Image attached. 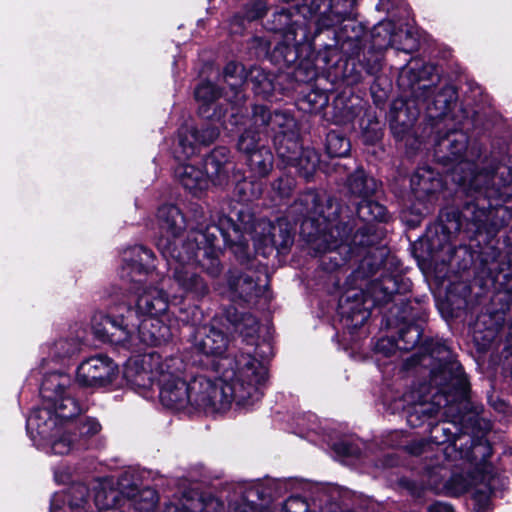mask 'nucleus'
<instances>
[{
	"mask_svg": "<svg viewBox=\"0 0 512 512\" xmlns=\"http://www.w3.org/2000/svg\"><path fill=\"white\" fill-rule=\"evenodd\" d=\"M428 512H453L451 505L444 502H435L428 506Z\"/></svg>",
	"mask_w": 512,
	"mask_h": 512,
	"instance_id": "8fccbe9b",
	"label": "nucleus"
},
{
	"mask_svg": "<svg viewBox=\"0 0 512 512\" xmlns=\"http://www.w3.org/2000/svg\"><path fill=\"white\" fill-rule=\"evenodd\" d=\"M468 137L462 131H452L440 138L435 155L444 165H453L452 180L467 192H476L484 198L509 196L503 189L512 184V169L506 164L489 163L479 167L475 162L480 149L472 146L467 149Z\"/></svg>",
	"mask_w": 512,
	"mask_h": 512,
	"instance_id": "7ed1b4c3",
	"label": "nucleus"
},
{
	"mask_svg": "<svg viewBox=\"0 0 512 512\" xmlns=\"http://www.w3.org/2000/svg\"><path fill=\"white\" fill-rule=\"evenodd\" d=\"M442 187V180L439 174L429 167H421L416 170L411 178V188L415 197L425 200Z\"/></svg>",
	"mask_w": 512,
	"mask_h": 512,
	"instance_id": "cd10ccee",
	"label": "nucleus"
},
{
	"mask_svg": "<svg viewBox=\"0 0 512 512\" xmlns=\"http://www.w3.org/2000/svg\"><path fill=\"white\" fill-rule=\"evenodd\" d=\"M267 28L282 37L273 50V57L286 65L294 63L298 57V43L307 39L306 28L293 20L292 12L285 9L273 14Z\"/></svg>",
	"mask_w": 512,
	"mask_h": 512,
	"instance_id": "ddd939ff",
	"label": "nucleus"
},
{
	"mask_svg": "<svg viewBox=\"0 0 512 512\" xmlns=\"http://www.w3.org/2000/svg\"><path fill=\"white\" fill-rule=\"evenodd\" d=\"M192 348L207 357H221L228 348V337L214 325L197 327L191 339Z\"/></svg>",
	"mask_w": 512,
	"mask_h": 512,
	"instance_id": "412c9836",
	"label": "nucleus"
},
{
	"mask_svg": "<svg viewBox=\"0 0 512 512\" xmlns=\"http://www.w3.org/2000/svg\"><path fill=\"white\" fill-rule=\"evenodd\" d=\"M223 77L227 85L234 92L235 102L243 98L241 86L245 83V70L242 64L236 62L228 63L223 71Z\"/></svg>",
	"mask_w": 512,
	"mask_h": 512,
	"instance_id": "c9c22d12",
	"label": "nucleus"
},
{
	"mask_svg": "<svg viewBox=\"0 0 512 512\" xmlns=\"http://www.w3.org/2000/svg\"><path fill=\"white\" fill-rule=\"evenodd\" d=\"M204 169L202 171L193 164H181L175 173L182 186L194 195L206 190L210 182L215 186H227L234 170L230 151L226 147L215 148L205 158Z\"/></svg>",
	"mask_w": 512,
	"mask_h": 512,
	"instance_id": "0eeeda50",
	"label": "nucleus"
},
{
	"mask_svg": "<svg viewBox=\"0 0 512 512\" xmlns=\"http://www.w3.org/2000/svg\"><path fill=\"white\" fill-rule=\"evenodd\" d=\"M432 70L430 65H424L421 70L410 66L404 68L399 75V85L410 90L415 101L425 103L434 95V86L426 83L425 79Z\"/></svg>",
	"mask_w": 512,
	"mask_h": 512,
	"instance_id": "5701e85b",
	"label": "nucleus"
},
{
	"mask_svg": "<svg viewBox=\"0 0 512 512\" xmlns=\"http://www.w3.org/2000/svg\"><path fill=\"white\" fill-rule=\"evenodd\" d=\"M246 165L255 178H264L273 169L274 156L268 147H260L245 157Z\"/></svg>",
	"mask_w": 512,
	"mask_h": 512,
	"instance_id": "7c9ffc66",
	"label": "nucleus"
},
{
	"mask_svg": "<svg viewBox=\"0 0 512 512\" xmlns=\"http://www.w3.org/2000/svg\"><path fill=\"white\" fill-rule=\"evenodd\" d=\"M443 230L448 234H454L461 230L463 226V217L461 212L451 209L440 215Z\"/></svg>",
	"mask_w": 512,
	"mask_h": 512,
	"instance_id": "79ce46f5",
	"label": "nucleus"
},
{
	"mask_svg": "<svg viewBox=\"0 0 512 512\" xmlns=\"http://www.w3.org/2000/svg\"><path fill=\"white\" fill-rule=\"evenodd\" d=\"M117 373V365L110 358L98 355L83 361L79 365L77 382L85 387H104L115 380Z\"/></svg>",
	"mask_w": 512,
	"mask_h": 512,
	"instance_id": "dca6fc26",
	"label": "nucleus"
},
{
	"mask_svg": "<svg viewBox=\"0 0 512 512\" xmlns=\"http://www.w3.org/2000/svg\"><path fill=\"white\" fill-rule=\"evenodd\" d=\"M252 238L264 246H272L277 249H284L293 242L290 231L265 219H261L255 224Z\"/></svg>",
	"mask_w": 512,
	"mask_h": 512,
	"instance_id": "a878e982",
	"label": "nucleus"
},
{
	"mask_svg": "<svg viewBox=\"0 0 512 512\" xmlns=\"http://www.w3.org/2000/svg\"><path fill=\"white\" fill-rule=\"evenodd\" d=\"M134 319H138L132 308L126 305L110 307L109 313L97 312L91 320L95 336L104 342L126 344L135 330Z\"/></svg>",
	"mask_w": 512,
	"mask_h": 512,
	"instance_id": "f8f14e48",
	"label": "nucleus"
},
{
	"mask_svg": "<svg viewBox=\"0 0 512 512\" xmlns=\"http://www.w3.org/2000/svg\"><path fill=\"white\" fill-rule=\"evenodd\" d=\"M402 113H403L402 110L397 112V114L395 116L396 120L401 121L404 126H410L413 123V121L416 119V113L413 114L411 117H409L407 121L401 119Z\"/></svg>",
	"mask_w": 512,
	"mask_h": 512,
	"instance_id": "864d4df0",
	"label": "nucleus"
},
{
	"mask_svg": "<svg viewBox=\"0 0 512 512\" xmlns=\"http://www.w3.org/2000/svg\"><path fill=\"white\" fill-rule=\"evenodd\" d=\"M259 121L262 127L271 128L279 159L286 166H293L302 150L295 119L287 112H271L263 105H255L254 123Z\"/></svg>",
	"mask_w": 512,
	"mask_h": 512,
	"instance_id": "1a4fd4ad",
	"label": "nucleus"
},
{
	"mask_svg": "<svg viewBox=\"0 0 512 512\" xmlns=\"http://www.w3.org/2000/svg\"><path fill=\"white\" fill-rule=\"evenodd\" d=\"M135 330L131 333V339L127 343L136 345V340L149 345L157 346L167 342L171 337L170 327L163 317H144L133 320Z\"/></svg>",
	"mask_w": 512,
	"mask_h": 512,
	"instance_id": "aec40b11",
	"label": "nucleus"
},
{
	"mask_svg": "<svg viewBox=\"0 0 512 512\" xmlns=\"http://www.w3.org/2000/svg\"><path fill=\"white\" fill-rule=\"evenodd\" d=\"M62 507H64L66 509L67 512H70L69 509H68V504L66 505H62Z\"/></svg>",
	"mask_w": 512,
	"mask_h": 512,
	"instance_id": "bf43d9fd",
	"label": "nucleus"
},
{
	"mask_svg": "<svg viewBox=\"0 0 512 512\" xmlns=\"http://www.w3.org/2000/svg\"><path fill=\"white\" fill-rule=\"evenodd\" d=\"M260 121L256 124L254 123V111L252 112V116L249 120L248 127L243 131V133L239 136L237 141V149L239 152L246 156L252 154L256 151V149L260 147H266L265 145H261V136L271 134V128L269 126L262 127L260 125Z\"/></svg>",
	"mask_w": 512,
	"mask_h": 512,
	"instance_id": "c756f323",
	"label": "nucleus"
},
{
	"mask_svg": "<svg viewBox=\"0 0 512 512\" xmlns=\"http://www.w3.org/2000/svg\"><path fill=\"white\" fill-rule=\"evenodd\" d=\"M297 506L303 507L304 511L306 510L305 503L297 498H290L285 504V509L287 512H290L294 507Z\"/></svg>",
	"mask_w": 512,
	"mask_h": 512,
	"instance_id": "3c124183",
	"label": "nucleus"
},
{
	"mask_svg": "<svg viewBox=\"0 0 512 512\" xmlns=\"http://www.w3.org/2000/svg\"><path fill=\"white\" fill-rule=\"evenodd\" d=\"M420 338V327L418 325H408L400 330L395 344L391 343L389 340L382 339L378 342L377 348L378 350H383L385 344L388 343L399 350L410 351L419 343Z\"/></svg>",
	"mask_w": 512,
	"mask_h": 512,
	"instance_id": "473e14b6",
	"label": "nucleus"
},
{
	"mask_svg": "<svg viewBox=\"0 0 512 512\" xmlns=\"http://www.w3.org/2000/svg\"><path fill=\"white\" fill-rule=\"evenodd\" d=\"M354 298L356 301H358V293H355L353 295H349L347 299Z\"/></svg>",
	"mask_w": 512,
	"mask_h": 512,
	"instance_id": "6e6d98bb",
	"label": "nucleus"
},
{
	"mask_svg": "<svg viewBox=\"0 0 512 512\" xmlns=\"http://www.w3.org/2000/svg\"><path fill=\"white\" fill-rule=\"evenodd\" d=\"M326 150L331 157H344L350 151V142L337 132L331 131L326 138Z\"/></svg>",
	"mask_w": 512,
	"mask_h": 512,
	"instance_id": "ea45409f",
	"label": "nucleus"
},
{
	"mask_svg": "<svg viewBox=\"0 0 512 512\" xmlns=\"http://www.w3.org/2000/svg\"><path fill=\"white\" fill-rule=\"evenodd\" d=\"M347 185L351 194L361 199L370 198L378 188L376 180L367 176L362 169H357L349 176Z\"/></svg>",
	"mask_w": 512,
	"mask_h": 512,
	"instance_id": "2f4dec72",
	"label": "nucleus"
},
{
	"mask_svg": "<svg viewBox=\"0 0 512 512\" xmlns=\"http://www.w3.org/2000/svg\"><path fill=\"white\" fill-rule=\"evenodd\" d=\"M150 279L149 285L137 288L136 310L132 311L137 314L138 319L144 317H164L168 310V295L164 291L166 287V278L163 277L159 286L152 287Z\"/></svg>",
	"mask_w": 512,
	"mask_h": 512,
	"instance_id": "a211bd4d",
	"label": "nucleus"
},
{
	"mask_svg": "<svg viewBox=\"0 0 512 512\" xmlns=\"http://www.w3.org/2000/svg\"><path fill=\"white\" fill-rule=\"evenodd\" d=\"M205 237L201 232H189L187 241L182 243V249L171 248V242L167 238L158 242V250L166 259L170 273L166 283L172 280L183 296L193 300H201L210 292L209 285L197 271L198 242Z\"/></svg>",
	"mask_w": 512,
	"mask_h": 512,
	"instance_id": "423d86ee",
	"label": "nucleus"
},
{
	"mask_svg": "<svg viewBox=\"0 0 512 512\" xmlns=\"http://www.w3.org/2000/svg\"><path fill=\"white\" fill-rule=\"evenodd\" d=\"M266 374L263 364L244 352L228 360L219 379L190 373L189 408L218 413L226 411L233 402L241 406L253 404L261 398L259 385Z\"/></svg>",
	"mask_w": 512,
	"mask_h": 512,
	"instance_id": "f03ea898",
	"label": "nucleus"
},
{
	"mask_svg": "<svg viewBox=\"0 0 512 512\" xmlns=\"http://www.w3.org/2000/svg\"><path fill=\"white\" fill-rule=\"evenodd\" d=\"M220 95V90L214 84L210 82L201 83L195 90L196 100L202 103V106L199 108L200 114L207 118L213 117L219 121L221 115L216 113L210 115L208 110L210 106L213 105L214 101L220 97Z\"/></svg>",
	"mask_w": 512,
	"mask_h": 512,
	"instance_id": "f704fd0d",
	"label": "nucleus"
},
{
	"mask_svg": "<svg viewBox=\"0 0 512 512\" xmlns=\"http://www.w3.org/2000/svg\"><path fill=\"white\" fill-rule=\"evenodd\" d=\"M295 186V181L289 176L278 178L273 183V189L276 190L281 197H287Z\"/></svg>",
	"mask_w": 512,
	"mask_h": 512,
	"instance_id": "a18cd8bd",
	"label": "nucleus"
},
{
	"mask_svg": "<svg viewBox=\"0 0 512 512\" xmlns=\"http://www.w3.org/2000/svg\"><path fill=\"white\" fill-rule=\"evenodd\" d=\"M157 220L160 230V236L156 241L162 238H167L171 242V248L179 247L182 249V243L187 241L179 238L180 233L185 228V218L178 207L175 205H163L159 208L157 213Z\"/></svg>",
	"mask_w": 512,
	"mask_h": 512,
	"instance_id": "4be33fe9",
	"label": "nucleus"
},
{
	"mask_svg": "<svg viewBox=\"0 0 512 512\" xmlns=\"http://www.w3.org/2000/svg\"><path fill=\"white\" fill-rule=\"evenodd\" d=\"M318 161V155L313 149L302 148L298 159L292 167L297 168L298 172L303 177L309 178L314 173Z\"/></svg>",
	"mask_w": 512,
	"mask_h": 512,
	"instance_id": "58836bf2",
	"label": "nucleus"
},
{
	"mask_svg": "<svg viewBox=\"0 0 512 512\" xmlns=\"http://www.w3.org/2000/svg\"><path fill=\"white\" fill-rule=\"evenodd\" d=\"M49 355L55 360H63L76 354L79 342L74 338H61L48 346Z\"/></svg>",
	"mask_w": 512,
	"mask_h": 512,
	"instance_id": "4c0bfd02",
	"label": "nucleus"
},
{
	"mask_svg": "<svg viewBox=\"0 0 512 512\" xmlns=\"http://www.w3.org/2000/svg\"><path fill=\"white\" fill-rule=\"evenodd\" d=\"M211 230H218L216 226L207 227L205 231L196 229L191 232H201L205 234L204 239L198 242L199 248L197 251L204 250V258L197 261L198 265L213 278L218 277L222 272V266L218 258V251L215 249L216 235Z\"/></svg>",
	"mask_w": 512,
	"mask_h": 512,
	"instance_id": "bb28decb",
	"label": "nucleus"
},
{
	"mask_svg": "<svg viewBox=\"0 0 512 512\" xmlns=\"http://www.w3.org/2000/svg\"><path fill=\"white\" fill-rule=\"evenodd\" d=\"M227 319L234 326L235 331L245 338H253L258 333L259 323L249 313H239L237 310L229 311Z\"/></svg>",
	"mask_w": 512,
	"mask_h": 512,
	"instance_id": "72a5a7b5",
	"label": "nucleus"
},
{
	"mask_svg": "<svg viewBox=\"0 0 512 512\" xmlns=\"http://www.w3.org/2000/svg\"><path fill=\"white\" fill-rule=\"evenodd\" d=\"M395 292H397V284L391 276H385L369 283L366 290L361 292L362 308H358L359 311H364L363 318L369 315V310L374 306L389 302Z\"/></svg>",
	"mask_w": 512,
	"mask_h": 512,
	"instance_id": "b1692460",
	"label": "nucleus"
},
{
	"mask_svg": "<svg viewBox=\"0 0 512 512\" xmlns=\"http://www.w3.org/2000/svg\"><path fill=\"white\" fill-rule=\"evenodd\" d=\"M266 10L267 5L264 0H255L250 4L249 9L246 12V17L249 20L258 19L265 14Z\"/></svg>",
	"mask_w": 512,
	"mask_h": 512,
	"instance_id": "49530a36",
	"label": "nucleus"
},
{
	"mask_svg": "<svg viewBox=\"0 0 512 512\" xmlns=\"http://www.w3.org/2000/svg\"><path fill=\"white\" fill-rule=\"evenodd\" d=\"M199 315H200V311L198 310L197 307H194L193 311H192L191 318L187 316V317H183L182 320L187 323H191V324L195 325L199 320Z\"/></svg>",
	"mask_w": 512,
	"mask_h": 512,
	"instance_id": "603ef678",
	"label": "nucleus"
},
{
	"mask_svg": "<svg viewBox=\"0 0 512 512\" xmlns=\"http://www.w3.org/2000/svg\"><path fill=\"white\" fill-rule=\"evenodd\" d=\"M356 0H325L322 3L312 1L309 16L315 19L317 33L330 29L343 21L354 17Z\"/></svg>",
	"mask_w": 512,
	"mask_h": 512,
	"instance_id": "2eb2a0df",
	"label": "nucleus"
},
{
	"mask_svg": "<svg viewBox=\"0 0 512 512\" xmlns=\"http://www.w3.org/2000/svg\"><path fill=\"white\" fill-rule=\"evenodd\" d=\"M133 498L136 509L140 511L151 510L158 500L156 492L150 488L144 489L139 493V498L143 500L144 503L138 501V497L136 495H133Z\"/></svg>",
	"mask_w": 512,
	"mask_h": 512,
	"instance_id": "c03bdc74",
	"label": "nucleus"
},
{
	"mask_svg": "<svg viewBox=\"0 0 512 512\" xmlns=\"http://www.w3.org/2000/svg\"><path fill=\"white\" fill-rule=\"evenodd\" d=\"M447 92H451L450 89H445L443 90L442 92L438 93L436 96H435V99L433 101V105L435 106L436 109H438L440 111V114L444 113L446 111V109L448 108V105L451 101V98L448 99L446 97V93Z\"/></svg>",
	"mask_w": 512,
	"mask_h": 512,
	"instance_id": "09e8293b",
	"label": "nucleus"
},
{
	"mask_svg": "<svg viewBox=\"0 0 512 512\" xmlns=\"http://www.w3.org/2000/svg\"><path fill=\"white\" fill-rule=\"evenodd\" d=\"M255 273H243L239 275L231 274L228 279L229 288L233 299H239L246 303L253 302L262 296L265 287L259 284V277Z\"/></svg>",
	"mask_w": 512,
	"mask_h": 512,
	"instance_id": "393cba45",
	"label": "nucleus"
},
{
	"mask_svg": "<svg viewBox=\"0 0 512 512\" xmlns=\"http://www.w3.org/2000/svg\"><path fill=\"white\" fill-rule=\"evenodd\" d=\"M219 128L207 124L201 128L185 127L180 129L178 134V145L174 150L178 160H185L193 156L198 145H209L219 136Z\"/></svg>",
	"mask_w": 512,
	"mask_h": 512,
	"instance_id": "6ab92c4d",
	"label": "nucleus"
},
{
	"mask_svg": "<svg viewBox=\"0 0 512 512\" xmlns=\"http://www.w3.org/2000/svg\"><path fill=\"white\" fill-rule=\"evenodd\" d=\"M101 430V425L99 422L94 418H85L80 421L78 425V442L82 443V439H86L88 437H92L99 433Z\"/></svg>",
	"mask_w": 512,
	"mask_h": 512,
	"instance_id": "37998d69",
	"label": "nucleus"
},
{
	"mask_svg": "<svg viewBox=\"0 0 512 512\" xmlns=\"http://www.w3.org/2000/svg\"><path fill=\"white\" fill-rule=\"evenodd\" d=\"M94 500L89 499V489L84 484H75L65 493H55L51 500L50 512H67L62 505L68 504L70 512H94L114 508L119 492L106 482L97 481L93 486Z\"/></svg>",
	"mask_w": 512,
	"mask_h": 512,
	"instance_id": "9b49d317",
	"label": "nucleus"
},
{
	"mask_svg": "<svg viewBox=\"0 0 512 512\" xmlns=\"http://www.w3.org/2000/svg\"><path fill=\"white\" fill-rule=\"evenodd\" d=\"M27 429L43 440L48 441L54 454L65 455L75 448H83L85 443L77 440V435H71L70 430H62L52 418L49 409H35L27 418Z\"/></svg>",
	"mask_w": 512,
	"mask_h": 512,
	"instance_id": "4468645a",
	"label": "nucleus"
},
{
	"mask_svg": "<svg viewBox=\"0 0 512 512\" xmlns=\"http://www.w3.org/2000/svg\"><path fill=\"white\" fill-rule=\"evenodd\" d=\"M431 384L439 387V393L433 396L431 403L427 402L423 395L413 391L403 395V401L412 406L416 414H423L428 417L438 415L442 405L441 394L454 391L463 397L467 393L468 381L463 367L458 361H449L440 365L439 369L432 372Z\"/></svg>",
	"mask_w": 512,
	"mask_h": 512,
	"instance_id": "6e6552de",
	"label": "nucleus"
},
{
	"mask_svg": "<svg viewBox=\"0 0 512 512\" xmlns=\"http://www.w3.org/2000/svg\"><path fill=\"white\" fill-rule=\"evenodd\" d=\"M154 254L143 246H134L123 252V265L121 278L127 282L143 285L146 277L154 280L153 269Z\"/></svg>",
	"mask_w": 512,
	"mask_h": 512,
	"instance_id": "f3484780",
	"label": "nucleus"
},
{
	"mask_svg": "<svg viewBox=\"0 0 512 512\" xmlns=\"http://www.w3.org/2000/svg\"><path fill=\"white\" fill-rule=\"evenodd\" d=\"M367 274H373L377 270V267L373 265L372 258L370 256H366L360 263L359 269L355 273L356 278L365 277Z\"/></svg>",
	"mask_w": 512,
	"mask_h": 512,
	"instance_id": "de8ad7c7",
	"label": "nucleus"
},
{
	"mask_svg": "<svg viewBox=\"0 0 512 512\" xmlns=\"http://www.w3.org/2000/svg\"><path fill=\"white\" fill-rule=\"evenodd\" d=\"M245 83L251 85L255 94L264 98L269 97L274 91V84L270 76L260 68H252L246 75Z\"/></svg>",
	"mask_w": 512,
	"mask_h": 512,
	"instance_id": "e433bc0d",
	"label": "nucleus"
},
{
	"mask_svg": "<svg viewBox=\"0 0 512 512\" xmlns=\"http://www.w3.org/2000/svg\"><path fill=\"white\" fill-rule=\"evenodd\" d=\"M292 210L305 217L302 223L303 233L309 228L314 229L307 234L314 249L321 253L340 249L345 255H351L357 247L373 245L374 237L370 234L373 227L368 223L387 219V210L383 205L369 198L362 199L356 210L358 217L366 224L351 236V222L338 220V205L332 199H327L324 205L320 203L316 193L307 192L294 203Z\"/></svg>",
	"mask_w": 512,
	"mask_h": 512,
	"instance_id": "f257e3e1",
	"label": "nucleus"
},
{
	"mask_svg": "<svg viewBox=\"0 0 512 512\" xmlns=\"http://www.w3.org/2000/svg\"><path fill=\"white\" fill-rule=\"evenodd\" d=\"M98 512H123V511L120 510L119 508L114 507V508L103 509Z\"/></svg>",
	"mask_w": 512,
	"mask_h": 512,
	"instance_id": "5fc2aeb1",
	"label": "nucleus"
},
{
	"mask_svg": "<svg viewBox=\"0 0 512 512\" xmlns=\"http://www.w3.org/2000/svg\"><path fill=\"white\" fill-rule=\"evenodd\" d=\"M491 447L486 441L475 440L470 435L456 436L444 448L447 459L453 462L462 461L467 477L454 475L452 483L454 492L463 493L471 491L474 500L481 508H486L491 495L494 493V477L492 466L488 463L491 456Z\"/></svg>",
	"mask_w": 512,
	"mask_h": 512,
	"instance_id": "39448f33",
	"label": "nucleus"
},
{
	"mask_svg": "<svg viewBox=\"0 0 512 512\" xmlns=\"http://www.w3.org/2000/svg\"><path fill=\"white\" fill-rule=\"evenodd\" d=\"M236 512H247L246 507L238 508Z\"/></svg>",
	"mask_w": 512,
	"mask_h": 512,
	"instance_id": "13d9d810",
	"label": "nucleus"
},
{
	"mask_svg": "<svg viewBox=\"0 0 512 512\" xmlns=\"http://www.w3.org/2000/svg\"><path fill=\"white\" fill-rule=\"evenodd\" d=\"M435 430H436V431L441 430L443 433H446V431H447L448 429H446L445 427H443V426H442V427H437Z\"/></svg>",
	"mask_w": 512,
	"mask_h": 512,
	"instance_id": "4d7b16f0",
	"label": "nucleus"
},
{
	"mask_svg": "<svg viewBox=\"0 0 512 512\" xmlns=\"http://www.w3.org/2000/svg\"><path fill=\"white\" fill-rule=\"evenodd\" d=\"M480 201V198H477V202H468L461 211L463 220L473 224L476 231L487 229L492 213L503 216L509 214L506 207L488 209L484 203L480 204Z\"/></svg>",
	"mask_w": 512,
	"mask_h": 512,
	"instance_id": "c85d7f7f",
	"label": "nucleus"
},
{
	"mask_svg": "<svg viewBox=\"0 0 512 512\" xmlns=\"http://www.w3.org/2000/svg\"><path fill=\"white\" fill-rule=\"evenodd\" d=\"M124 376L139 389H148L155 382L159 387L160 402L167 408H189L190 373L178 357L162 359L156 353L144 354L128 361Z\"/></svg>",
	"mask_w": 512,
	"mask_h": 512,
	"instance_id": "20e7f679",
	"label": "nucleus"
},
{
	"mask_svg": "<svg viewBox=\"0 0 512 512\" xmlns=\"http://www.w3.org/2000/svg\"><path fill=\"white\" fill-rule=\"evenodd\" d=\"M235 192L240 201L250 202V201L260 197V195L262 193V188H261V184L253 182V181H247V180L238 181L237 180Z\"/></svg>",
	"mask_w": 512,
	"mask_h": 512,
	"instance_id": "a19ab883",
	"label": "nucleus"
},
{
	"mask_svg": "<svg viewBox=\"0 0 512 512\" xmlns=\"http://www.w3.org/2000/svg\"><path fill=\"white\" fill-rule=\"evenodd\" d=\"M40 394L56 423L68 421L84 410L75 396V386L68 374L53 372L46 375L40 386Z\"/></svg>",
	"mask_w": 512,
	"mask_h": 512,
	"instance_id": "9d476101",
	"label": "nucleus"
}]
</instances>
